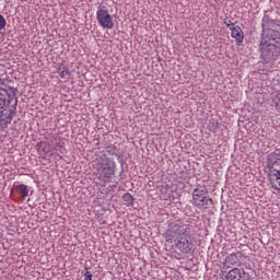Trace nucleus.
I'll return each mask as SVG.
<instances>
[{"label":"nucleus","instance_id":"obj_6","mask_svg":"<svg viewBox=\"0 0 280 280\" xmlns=\"http://www.w3.org/2000/svg\"><path fill=\"white\" fill-rule=\"evenodd\" d=\"M96 20L103 30H113L115 27V20H113V15L106 5L97 7Z\"/></svg>","mask_w":280,"mask_h":280},{"label":"nucleus","instance_id":"obj_21","mask_svg":"<svg viewBox=\"0 0 280 280\" xmlns=\"http://www.w3.org/2000/svg\"><path fill=\"white\" fill-rule=\"evenodd\" d=\"M86 272L84 273V280H93V275L90 273L89 267H85Z\"/></svg>","mask_w":280,"mask_h":280},{"label":"nucleus","instance_id":"obj_20","mask_svg":"<svg viewBox=\"0 0 280 280\" xmlns=\"http://www.w3.org/2000/svg\"><path fill=\"white\" fill-rule=\"evenodd\" d=\"M8 25V22L5 21V18L0 14V30H3Z\"/></svg>","mask_w":280,"mask_h":280},{"label":"nucleus","instance_id":"obj_5","mask_svg":"<svg viewBox=\"0 0 280 280\" xmlns=\"http://www.w3.org/2000/svg\"><path fill=\"white\" fill-rule=\"evenodd\" d=\"M207 194H209L207 186H197L192 190V205L198 209H207L209 203L213 202V199L207 197Z\"/></svg>","mask_w":280,"mask_h":280},{"label":"nucleus","instance_id":"obj_3","mask_svg":"<svg viewBox=\"0 0 280 280\" xmlns=\"http://www.w3.org/2000/svg\"><path fill=\"white\" fill-rule=\"evenodd\" d=\"M268 180L272 189L280 190V149L268 155Z\"/></svg>","mask_w":280,"mask_h":280},{"label":"nucleus","instance_id":"obj_23","mask_svg":"<svg viewBox=\"0 0 280 280\" xmlns=\"http://www.w3.org/2000/svg\"><path fill=\"white\" fill-rule=\"evenodd\" d=\"M4 82L3 79L0 78V86H3Z\"/></svg>","mask_w":280,"mask_h":280},{"label":"nucleus","instance_id":"obj_11","mask_svg":"<svg viewBox=\"0 0 280 280\" xmlns=\"http://www.w3.org/2000/svg\"><path fill=\"white\" fill-rule=\"evenodd\" d=\"M224 264L228 268H230V266H240L242 261L240 260L237 253H232L229 256H226Z\"/></svg>","mask_w":280,"mask_h":280},{"label":"nucleus","instance_id":"obj_12","mask_svg":"<svg viewBox=\"0 0 280 280\" xmlns=\"http://www.w3.org/2000/svg\"><path fill=\"white\" fill-rule=\"evenodd\" d=\"M10 105V95L8 90L1 89L0 90V109L5 108V106Z\"/></svg>","mask_w":280,"mask_h":280},{"label":"nucleus","instance_id":"obj_22","mask_svg":"<svg viewBox=\"0 0 280 280\" xmlns=\"http://www.w3.org/2000/svg\"><path fill=\"white\" fill-rule=\"evenodd\" d=\"M57 148H59L60 154H65V149L62 148V145H57Z\"/></svg>","mask_w":280,"mask_h":280},{"label":"nucleus","instance_id":"obj_8","mask_svg":"<svg viewBox=\"0 0 280 280\" xmlns=\"http://www.w3.org/2000/svg\"><path fill=\"white\" fill-rule=\"evenodd\" d=\"M226 280H250V273L242 268H234L228 272Z\"/></svg>","mask_w":280,"mask_h":280},{"label":"nucleus","instance_id":"obj_7","mask_svg":"<svg viewBox=\"0 0 280 280\" xmlns=\"http://www.w3.org/2000/svg\"><path fill=\"white\" fill-rule=\"evenodd\" d=\"M273 43V45H280V31L273 28H262L260 45Z\"/></svg>","mask_w":280,"mask_h":280},{"label":"nucleus","instance_id":"obj_4","mask_svg":"<svg viewBox=\"0 0 280 280\" xmlns=\"http://www.w3.org/2000/svg\"><path fill=\"white\" fill-rule=\"evenodd\" d=\"M260 58L267 65L270 62H275V60H279L280 58V44H260Z\"/></svg>","mask_w":280,"mask_h":280},{"label":"nucleus","instance_id":"obj_16","mask_svg":"<svg viewBox=\"0 0 280 280\" xmlns=\"http://www.w3.org/2000/svg\"><path fill=\"white\" fill-rule=\"evenodd\" d=\"M122 200L128 205H135V197L130 192H127L122 196Z\"/></svg>","mask_w":280,"mask_h":280},{"label":"nucleus","instance_id":"obj_19","mask_svg":"<svg viewBox=\"0 0 280 280\" xmlns=\"http://www.w3.org/2000/svg\"><path fill=\"white\" fill-rule=\"evenodd\" d=\"M208 129L210 130V132H218V122H212L208 125Z\"/></svg>","mask_w":280,"mask_h":280},{"label":"nucleus","instance_id":"obj_10","mask_svg":"<svg viewBox=\"0 0 280 280\" xmlns=\"http://www.w3.org/2000/svg\"><path fill=\"white\" fill-rule=\"evenodd\" d=\"M231 30V36L236 40L238 45H242L244 43V31H242V27L240 25L230 27Z\"/></svg>","mask_w":280,"mask_h":280},{"label":"nucleus","instance_id":"obj_15","mask_svg":"<svg viewBox=\"0 0 280 280\" xmlns=\"http://www.w3.org/2000/svg\"><path fill=\"white\" fill-rule=\"evenodd\" d=\"M265 25H267V27H276V25H279V24H277V21H275V20H270L268 18H264L262 19V27Z\"/></svg>","mask_w":280,"mask_h":280},{"label":"nucleus","instance_id":"obj_13","mask_svg":"<svg viewBox=\"0 0 280 280\" xmlns=\"http://www.w3.org/2000/svg\"><path fill=\"white\" fill-rule=\"evenodd\" d=\"M15 188L18 189V192H20L23 198H27V196H30V189H27V185L20 184L15 186Z\"/></svg>","mask_w":280,"mask_h":280},{"label":"nucleus","instance_id":"obj_9","mask_svg":"<svg viewBox=\"0 0 280 280\" xmlns=\"http://www.w3.org/2000/svg\"><path fill=\"white\" fill-rule=\"evenodd\" d=\"M14 118V110L7 109L0 112V129L5 130L10 124H12V119Z\"/></svg>","mask_w":280,"mask_h":280},{"label":"nucleus","instance_id":"obj_24","mask_svg":"<svg viewBox=\"0 0 280 280\" xmlns=\"http://www.w3.org/2000/svg\"><path fill=\"white\" fill-rule=\"evenodd\" d=\"M16 104H19V101L15 98V102H14V108L16 109Z\"/></svg>","mask_w":280,"mask_h":280},{"label":"nucleus","instance_id":"obj_1","mask_svg":"<svg viewBox=\"0 0 280 280\" xmlns=\"http://www.w3.org/2000/svg\"><path fill=\"white\" fill-rule=\"evenodd\" d=\"M165 240L168 244H174L182 255L194 253V237H191V226L188 224H171L165 232Z\"/></svg>","mask_w":280,"mask_h":280},{"label":"nucleus","instance_id":"obj_2","mask_svg":"<svg viewBox=\"0 0 280 280\" xmlns=\"http://www.w3.org/2000/svg\"><path fill=\"white\" fill-rule=\"evenodd\" d=\"M116 168L117 164L106 155L100 156L93 165L98 180L105 184L110 183L113 176H115Z\"/></svg>","mask_w":280,"mask_h":280},{"label":"nucleus","instance_id":"obj_18","mask_svg":"<svg viewBox=\"0 0 280 280\" xmlns=\"http://www.w3.org/2000/svg\"><path fill=\"white\" fill-rule=\"evenodd\" d=\"M224 25H226V27H229V30H231V27H235V23H233L231 20H229L228 18H225L223 20Z\"/></svg>","mask_w":280,"mask_h":280},{"label":"nucleus","instance_id":"obj_14","mask_svg":"<svg viewBox=\"0 0 280 280\" xmlns=\"http://www.w3.org/2000/svg\"><path fill=\"white\" fill-rule=\"evenodd\" d=\"M58 73H59L60 78H62V79L67 78V75L70 74L69 68H67V66H59Z\"/></svg>","mask_w":280,"mask_h":280},{"label":"nucleus","instance_id":"obj_17","mask_svg":"<svg viewBox=\"0 0 280 280\" xmlns=\"http://www.w3.org/2000/svg\"><path fill=\"white\" fill-rule=\"evenodd\" d=\"M273 104L276 105V109L280 110V91L276 94L273 98Z\"/></svg>","mask_w":280,"mask_h":280}]
</instances>
